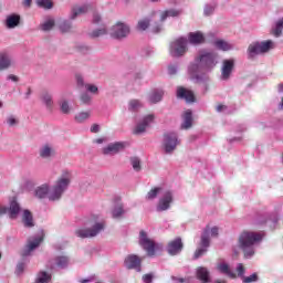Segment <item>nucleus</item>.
Listing matches in <instances>:
<instances>
[{
	"label": "nucleus",
	"mask_w": 283,
	"mask_h": 283,
	"mask_svg": "<svg viewBox=\"0 0 283 283\" xmlns=\"http://www.w3.org/2000/svg\"><path fill=\"white\" fill-rule=\"evenodd\" d=\"M129 25L123 22H117L111 29V36H113L114 39H125V36L129 35Z\"/></svg>",
	"instance_id": "nucleus-12"
},
{
	"label": "nucleus",
	"mask_w": 283,
	"mask_h": 283,
	"mask_svg": "<svg viewBox=\"0 0 283 283\" xmlns=\"http://www.w3.org/2000/svg\"><path fill=\"white\" fill-rule=\"evenodd\" d=\"M90 116H92V112L85 111L81 112L75 115L76 123H85V120H88Z\"/></svg>",
	"instance_id": "nucleus-36"
},
{
	"label": "nucleus",
	"mask_w": 283,
	"mask_h": 283,
	"mask_svg": "<svg viewBox=\"0 0 283 283\" xmlns=\"http://www.w3.org/2000/svg\"><path fill=\"white\" fill-rule=\"evenodd\" d=\"M273 48H275V43L271 40L253 42L248 48V56L249 59H255V56L260 54H266V52H269V50H273Z\"/></svg>",
	"instance_id": "nucleus-4"
},
{
	"label": "nucleus",
	"mask_w": 283,
	"mask_h": 283,
	"mask_svg": "<svg viewBox=\"0 0 283 283\" xmlns=\"http://www.w3.org/2000/svg\"><path fill=\"white\" fill-rule=\"evenodd\" d=\"M101 21V15L98 13L93 14V23H98Z\"/></svg>",
	"instance_id": "nucleus-56"
},
{
	"label": "nucleus",
	"mask_w": 283,
	"mask_h": 283,
	"mask_svg": "<svg viewBox=\"0 0 283 283\" xmlns=\"http://www.w3.org/2000/svg\"><path fill=\"white\" fill-rule=\"evenodd\" d=\"M25 182H27V187H28V185H30V187H34V181H32V180H27Z\"/></svg>",
	"instance_id": "nucleus-62"
},
{
	"label": "nucleus",
	"mask_w": 283,
	"mask_h": 283,
	"mask_svg": "<svg viewBox=\"0 0 283 283\" xmlns=\"http://www.w3.org/2000/svg\"><path fill=\"white\" fill-rule=\"evenodd\" d=\"M187 52V39L179 38L170 44L171 56H182Z\"/></svg>",
	"instance_id": "nucleus-10"
},
{
	"label": "nucleus",
	"mask_w": 283,
	"mask_h": 283,
	"mask_svg": "<svg viewBox=\"0 0 283 283\" xmlns=\"http://www.w3.org/2000/svg\"><path fill=\"white\" fill-rule=\"evenodd\" d=\"M8 81H13L14 83H17V81H19V77H17V75H8Z\"/></svg>",
	"instance_id": "nucleus-57"
},
{
	"label": "nucleus",
	"mask_w": 283,
	"mask_h": 283,
	"mask_svg": "<svg viewBox=\"0 0 283 283\" xmlns=\"http://www.w3.org/2000/svg\"><path fill=\"white\" fill-rule=\"evenodd\" d=\"M218 65V53L213 51H200L195 59V63L190 64L188 72L198 83H207L209 81V72Z\"/></svg>",
	"instance_id": "nucleus-1"
},
{
	"label": "nucleus",
	"mask_w": 283,
	"mask_h": 283,
	"mask_svg": "<svg viewBox=\"0 0 283 283\" xmlns=\"http://www.w3.org/2000/svg\"><path fill=\"white\" fill-rule=\"evenodd\" d=\"M237 271L239 273V277L244 279V265H242V263H239V265L237 266Z\"/></svg>",
	"instance_id": "nucleus-51"
},
{
	"label": "nucleus",
	"mask_w": 283,
	"mask_h": 283,
	"mask_svg": "<svg viewBox=\"0 0 283 283\" xmlns=\"http://www.w3.org/2000/svg\"><path fill=\"white\" fill-rule=\"evenodd\" d=\"M218 269H219L220 273L228 275V277H231L232 280L235 279V273H233V271H231V268H229V264L220 263L218 265Z\"/></svg>",
	"instance_id": "nucleus-34"
},
{
	"label": "nucleus",
	"mask_w": 283,
	"mask_h": 283,
	"mask_svg": "<svg viewBox=\"0 0 283 283\" xmlns=\"http://www.w3.org/2000/svg\"><path fill=\"white\" fill-rule=\"evenodd\" d=\"M177 97L184 98L187 103H193V101H196V96L193 95V92L185 87L177 88Z\"/></svg>",
	"instance_id": "nucleus-21"
},
{
	"label": "nucleus",
	"mask_w": 283,
	"mask_h": 283,
	"mask_svg": "<svg viewBox=\"0 0 283 283\" xmlns=\"http://www.w3.org/2000/svg\"><path fill=\"white\" fill-rule=\"evenodd\" d=\"M72 182V171L64 169L62 170L61 176L55 181L52 189H50L49 184H43L35 189L36 198L43 199L49 198L52 202H56L60 198L63 197V193L67 191L70 184Z\"/></svg>",
	"instance_id": "nucleus-2"
},
{
	"label": "nucleus",
	"mask_w": 283,
	"mask_h": 283,
	"mask_svg": "<svg viewBox=\"0 0 283 283\" xmlns=\"http://www.w3.org/2000/svg\"><path fill=\"white\" fill-rule=\"evenodd\" d=\"M233 60H224L221 69V78L222 81H229L231 73L233 72Z\"/></svg>",
	"instance_id": "nucleus-19"
},
{
	"label": "nucleus",
	"mask_w": 283,
	"mask_h": 283,
	"mask_svg": "<svg viewBox=\"0 0 283 283\" xmlns=\"http://www.w3.org/2000/svg\"><path fill=\"white\" fill-rule=\"evenodd\" d=\"M251 282H258V274H251L250 276L244 277L243 276V283H251Z\"/></svg>",
	"instance_id": "nucleus-48"
},
{
	"label": "nucleus",
	"mask_w": 283,
	"mask_h": 283,
	"mask_svg": "<svg viewBox=\"0 0 283 283\" xmlns=\"http://www.w3.org/2000/svg\"><path fill=\"white\" fill-rule=\"evenodd\" d=\"M103 34H107V29H105V27H103V28H101L98 30L93 31L91 36L97 38V36H103Z\"/></svg>",
	"instance_id": "nucleus-45"
},
{
	"label": "nucleus",
	"mask_w": 283,
	"mask_h": 283,
	"mask_svg": "<svg viewBox=\"0 0 283 283\" xmlns=\"http://www.w3.org/2000/svg\"><path fill=\"white\" fill-rule=\"evenodd\" d=\"M21 23V15L17 13H12L7 17L6 19V27L9 30H14V28H18V25Z\"/></svg>",
	"instance_id": "nucleus-23"
},
{
	"label": "nucleus",
	"mask_w": 283,
	"mask_h": 283,
	"mask_svg": "<svg viewBox=\"0 0 283 283\" xmlns=\"http://www.w3.org/2000/svg\"><path fill=\"white\" fill-rule=\"evenodd\" d=\"M279 92H283V84H279Z\"/></svg>",
	"instance_id": "nucleus-63"
},
{
	"label": "nucleus",
	"mask_w": 283,
	"mask_h": 283,
	"mask_svg": "<svg viewBox=\"0 0 283 283\" xmlns=\"http://www.w3.org/2000/svg\"><path fill=\"white\" fill-rule=\"evenodd\" d=\"M40 158H52V156H56V147L51 143L43 144L39 149Z\"/></svg>",
	"instance_id": "nucleus-16"
},
{
	"label": "nucleus",
	"mask_w": 283,
	"mask_h": 283,
	"mask_svg": "<svg viewBox=\"0 0 283 283\" xmlns=\"http://www.w3.org/2000/svg\"><path fill=\"white\" fill-rule=\"evenodd\" d=\"M178 72V66L177 65H169L168 66V74L174 75Z\"/></svg>",
	"instance_id": "nucleus-53"
},
{
	"label": "nucleus",
	"mask_w": 283,
	"mask_h": 283,
	"mask_svg": "<svg viewBox=\"0 0 283 283\" xmlns=\"http://www.w3.org/2000/svg\"><path fill=\"white\" fill-rule=\"evenodd\" d=\"M23 271H25V263H19L15 269L17 275H22Z\"/></svg>",
	"instance_id": "nucleus-49"
},
{
	"label": "nucleus",
	"mask_w": 283,
	"mask_h": 283,
	"mask_svg": "<svg viewBox=\"0 0 283 283\" xmlns=\"http://www.w3.org/2000/svg\"><path fill=\"white\" fill-rule=\"evenodd\" d=\"M9 213L11 219L17 218L21 213V207L17 201H11L10 208L0 205V216Z\"/></svg>",
	"instance_id": "nucleus-13"
},
{
	"label": "nucleus",
	"mask_w": 283,
	"mask_h": 283,
	"mask_svg": "<svg viewBox=\"0 0 283 283\" xmlns=\"http://www.w3.org/2000/svg\"><path fill=\"white\" fill-rule=\"evenodd\" d=\"M161 28L160 25L154 27L153 32H160Z\"/></svg>",
	"instance_id": "nucleus-61"
},
{
	"label": "nucleus",
	"mask_w": 283,
	"mask_h": 283,
	"mask_svg": "<svg viewBox=\"0 0 283 283\" xmlns=\"http://www.w3.org/2000/svg\"><path fill=\"white\" fill-rule=\"evenodd\" d=\"M23 6L30 8V6H32V0H23Z\"/></svg>",
	"instance_id": "nucleus-59"
},
{
	"label": "nucleus",
	"mask_w": 283,
	"mask_h": 283,
	"mask_svg": "<svg viewBox=\"0 0 283 283\" xmlns=\"http://www.w3.org/2000/svg\"><path fill=\"white\" fill-rule=\"evenodd\" d=\"M179 283H193L191 279H178Z\"/></svg>",
	"instance_id": "nucleus-58"
},
{
	"label": "nucleus",
	"mask_w": 283,
	"mask_h": 283,
	"mask_svg": "<svg viewBox=\"0 0 283 283\" xmlns=\"http://www.w3.org/2000/svg\"><path fill=\"white\" fill-rule=\"evenodd\" d=\"M41 30L43 32H50L54 28V20L53 18H48L41 25Z\"/></svg>",
	"instance_id": "nucleus-37"
},
{
	"label": "nucleus",
	"mask_w": 283,
	"mask_h": 283,
	"mask_svg": "<svg viewBox=\"0 0 283 283\" xmlns=\"http://www.w3.org/2000/svg\"><path fill=\"white\" fill-rule=\"evenodd\" d=\"M14 63V59L12 55L6 51L0 52V72H3L4 70H9V67H12Z\"/></svg>",
	"instance_id": "nucleus-17"
},
{
	"label": "nucleus",
	"mask_w": 283,
	"mask_h": 283,
	"mask_svg": "<svg viewBox=\"0 0 283 283\" xmlns=\"http://www.w3.org/2000/svg\"><path fill=\"white\" fill-rule=\"evenodd\" d=\"M184 123L181 124V129H189L193 125V116L191 111H186L182 115Z\"/></svg>",
	"instance_id": "nucleus-28"
},
{
	"label": "nucleus",
	"mask_w": 283,
	"mask_h": 283,
	"mask_svg": "<svg viewBox=\"0 0 283 283\" xmlns=\"http://www.w3.org/2000/svg\"><path fill=\"white\" fill-rule=\"evenodd\" d=\"M163 96H165V92L160 88H156L149 94L148 101L151 104L160 103V101H163Z\"/></svg>",
	"instance_id": "nucleus-27"
},
{
	"label": "nucleus",
	"mask_w": 283,
	"mask_h": 283,
	"mask_svg": "<svg viewBox=\"0 0 283 283\" xmlns=\"http://www.w3.org/2000/svg\"><path fill=\"white\" fill-rule=\"evenodd\" d=\"M213 10H216V6L208 4L205 7L203 14L210 17V14H213Z\"/></svg>",
	"instance_id": "nucleus-47"
},
{
	"label": "nucleus",
	"mask_w": 283,
	"mask_h": 283,
	"mask_svg": "<svg viewBox=\"0 0 283 283\" xmlns=\"http://www.w3.org/2000/svg\"><path fill=\"white\" fill-rule=\"evenodd\" d=\"M143 280L145 283H151V280H154V276L151 274H145L143 276Z\"/></svg>",
	"instance_id": "nucleus-54"
},
{
	"label": "nucleus",
	"mask_w": 283,
	"mask_h": 283,
	"mask_svg": "<svg viewBox=\"0 0 283 283\" xmlns=\"http://www.w3.org/2000/svg\"><path fill=\"white\" fill-rule=\"evenodd\" d=\"M169 255H178L182 251V239L177 238L170 241L167 245Z\"/></svg>",
	"instance_id": "nucleus-18"
},
{
	"label": "nucleus",
	"mask_w": 283,
	"mask_h": 283,
	"mask_svg": "<svg viewBox=\"0 0 283 283\" xmlns=\"http://www.w3.org/2000/svg\"><path fill=\"white\" fill-rule=\"evenodd\" d=\"M87 10H90L88 4H82V6L74 7L71 12V19H76V17H80V14H85V12H87Z\"/></svg>",
	"instance_id": "nucleus-29"
},
{
	"label": "nucleus",
	"mask_w": 283,
	"mask_h": 283,
	"mask_svg": "<svg viewBox=\"0 0 283 283\" xmlns=\"http://www.w3.org/2000/svg\"><path fill=\"white\" fill-rule=\"evenodd\" d=\"M123 213H125V210L123 209V203H118L117 206H115V208L113 209V218H120Z\"/></svg>",
	"instance_id": "nucleus-41"
},
{
	"label": "nucleus",
	"mask_w": 283,
	"mask_h": 283,
	"mask_svg": "<svg viewBox=\"0 0 283 283\" xmlns=\"http://www.w3.org/2000/svg\"><path fill=\"white\" fill-rule=\"evenodd\" d=\"M130 165H132L134 171H140V158L132 157Z\"/></svg>",
	"instance_id": "nucleus-42"
},
{
	"label": "nucleus",
	"mask_w": 283,
	"mask_h": 283,
	"mask_svg": "<svg viewBox=\"0 0 283 283\" xmlns=\"http://www.w3.org/2000/svg\"><path fill=\"white\" fill-rule=\"evenodd\" d=\"M140 107H143V103H140V101H138V99H132L128 103L129 112H138V109H140Z\"/></svg>",
	"instance_id": "nucleus-38"
},
{
	"label": "nucleus",
	"mask_w": 283,
	"mask_h": 283,
	"mask_svg": "<svg viewBox=\"0 0 283 283\" xmlns=\"http://www.w3.org/2000/svg\"><path fill=\"white\" fill-rule=\"evenodd\" d=\"M125 149L124 142H117L109 144L107 147L103 148L104 156H116V154L123 151Z\"/></svg>",
	"instance_id": "nucleus-15"
},
{
	"label": "nucleus",
	"mask_w": 283,
	"mask_h": 283,
	"mask_svg": "<svg viewBox=\"0 0 283 283\" xmlns=\"http://www.w3.org/2000/svg\"><path fill=\"white\" fill-rule=\"evenodd\" d=\"M180 145V140H178V135L176 133H168L164 136V140L161 144V149L164 154L171 155L176 151V147Z\"/></svg>",
	"instance_id": "nucleus-6"
},
{
	"label": "nucleus",
	"mask_w": 283,
	"mask_h": 283,
	"mask_svg": "<svg viewBox=\"0 0 283 283\" xmlns=\"http://www.w3.org/2000/svg\"><path fill=\"white\" fill-rule=\"evenodd\" d=\"M174 202V193L170 190H164L157 203V211H167Z\"/></svg>",
	"instance_id": "nucleus-11"
},
{
	"label": "nucleus",
	"mask_w": 283,
	"mask_h": 283,
	"mask_svg": "<svg viewBox=\"0 0 283 283\" xmlns=\"http://www.w3.org/2000/svg\"><path fill=\"white\" fill-rule=\"evenodd\" d=\"M164 191L165 189H163L161 187H155L150 191H148V193L146 195V200H156L158 196H163Z\"/></svg>",
	"instance_id": "nucleus-33"
},
{
	"label": "nucleus",
	"mask_w": 283,
	"mask_h": 283,
	"mask_svg": "<svg viewBox=\"0 0 283 283\" xmlns=\"http://www.w3.org/2000/svg\"><path fill=\"white\" fill-rule=\"evenodd\" d=\"M36 4L39 8H43L44 10H51L53 8L54 3H52V0H36Z\"/></svg>",
	"instance_id": "nucleus-39"
},
{
	"label": "nucleus",
	"mask_w": 283,
	"mask_h": 283,
	"mask_svg": "<svg viewBox=\"0 0 283 283\" xmlns=\"http://www.w3.org/2000/svg\"><path fill=\"white\" fill-rule=\"evenodd\" d=\"M60 108L63 114H70V104L67 103V101L62 99L60 102Z\"/></svg>",
	"instance_id": "nucleus-43"
},
{
	"label": "nucleus",
	"mask_w": 283,
	"mask_h": 283,
	"mask_svg": "<svg viewBox=\"0 0 283 283\" xmlns=\"http://www.w3.org/2000/svg\"><path fill=\"white\" fill-rule=\"evenodd\" d=\"M214 48L217 50H222V52H229V50H233V44H231L224 40H216Z\"/></svg>",
	"instance_id": "nucleus-30"
},
{
	"label": "nucleus",
	"mask_w": 283,
	"mask_h": 283,
	"mask_svg": "<svg viewBox=\"0 0 283 283\" xmlns=\"http://www.w3.org/2000/svg\"><path fill=\"white\" fill-rule=\"evenodd\" d=\"M178 14H180V11L177 10H167L163 13H155V19H160V22L163 23V21H165V19H167V17H178Z\"/></svg>",
	"instance_id": "nucleus-31"
},
{
	"label": "nucleus",
	"mask_w": 283,
	"mask_h": 283,
	"mask_svg": "<svg viewBox=\"0 0 283 283\" xmlns=\"http://www.w3.org/2000/svg\"><path fill=\"white\" fill-rule=\"evenodd\" d=\"M81 101H82V103H90V101H92V96H90V94H87V93H84L81 96Z\"/></svg>",
	"instance_id": "nucleus-52"
},
{
	"label": "nucleus",
	"mask_w": 283,
	"mask_h": 283,
	"mask_svg": "<svg viewBox=\"0 0 283 283\" xmlns=\"http://www.w3.org/2000/svg\"><path fill=\"white\" fill-rule=\"evenodd\" d=\"M138 30H146L149 28V20L148 19H144L142 21L138 22L137 25Z\"/></svg>",
	"instance_id": "nucleus-46"
},
{
	"label": "nucleus",
	"mask_w": 283,
	"mask_h": 283,
	"mask_svg": "<svg viewBox=\"0 0 283 283\" xmlns=\"http://www.w3.org/2000/svg\"><path fill=\"white\" fill-rule=\"evenodd\" d=\"M81 283H90V280H82Z\"/></svg>",
	"instance_id": "nucleus-64"
},
{
	"label": "nucleus",
	"mask_w": 283,
	"mask_h": 283,
	"mask_svg": "<svg viewBox=\"0 0 283 283\" xmlns=\"http://www.w3.org/2000/svg\"><path fill=\"white\" fill-rule=\"evenodd\" d=\"M154 114H149L145 116L136 126L134 129V134H145L147 132V128L150 127L151 123H154Z\"/></svg>",
	"instance_id": "nucleus-14"
},
{
	"label": "nucleus",
	"mask_w": 283,
	"mask_h": 283,
	"mask_svg": "<svg viewBox=\"0 0 283 283\" xmlns=\"http://www.w3.org/2000/svg\"><path fill=\"white\" fill-rule=\"evenodd\" d=\"M101 130V126H98V124H95L91 127V132L93 134H98V132Z\"/></svg>",
	"instance_id": "nucleus-55"
},
{
	"label": "nucleus",
	"mask_w": 283,
	"mask_h": 283,
	"mask_svg": "<svg viewBox=\"0 0 283 283\" xmlns=\"http://www.w3.org/2000/svg\"><path fill=\"white\" fill-rule=\"evenodd\" d=\"M67 264H70L67 256H57L54 259L51 269H66Z\"/></svg>",
	"instance_id": "nucleus-26"
},
{
	"label": "nucleus",
	"mask_w": 283,
	"mask_h": 283,
	"mask_svg": "<svg viewBox=\"0 0 283 283\" xmlns=\"http://www.w3.org/2000/svg\"><path fill=\"white\" fill-rule=\"evenodd\" d=\"M263 234L259 232L244 231L239 237V244L245 258H252L255 253V244L262 242Z\"/></svg>",
	"instance_id": "nucleus-3"
},
{
	"label": "nucleus",
	"mask_w": 283,
	"mask_h": 283,
	"mask_svg": "<svg viewBox=\"0 0 283 283\" xmlns=\"http://www.w3.org/2000/svg\"><path fill=\"white\" fill-rule=\"evenodd\" d=\"M188 41L192 45H200V43H205V35L200 31L191 32L188 35Z\"/></svg>",
	"instance_id": "nucleus-25"
},
{
	"label": "nucleus",
	"mask_w": 283,
	"mask_h": 283,
	"mask_svg": "<svg viewBox=\"0 0 283 283\" xmlns=\"http://www.w3.org/2000/svg\"><path fill=\"white\" fill-rule=\"evenodd\" d=\"M282 30H283V19L279 20L276 23H275V27L272 28V33L275 35V36H280L282 34Z\"/></svg>",
	"instance_id": "nucleus-40"
},
{
	"label": "nucleus",
	"mask_w": 283,
	"mask_h": 283,
	"mask_svg": "<svg viewBox=\"0 0 283 283\" xmlns=\"http://www.w3.org/2000/svg\"><path fill=\"white\" fill-rule=\"evenodd\" d=\"M42 242H43V234H38L29 238L27 245L21 252L22 258H28V255H31L32 251H34V249H38V247H40Z\"/></svg>",
	"instance_id": "nucleus-8"
},
{
	"label": "nucleus",
	"mask_w": 283,
	"mask_h": 283,
	"mask_svg": "<svg viewBox=\"0 0 283 283\" xmlns=\"http://www.w3.org/2000/svg\"><path fill=\"white\" fill-rule=\"evenodd\" d=\"M40 98L42 103H44L46 109H50V112H52L54 107V99H52V93L44 91L41 93Z\"/></svg>",
	"instance_id": "nucleus-24"
},
{
	"label": "nucleus",
	"mask_w": 283,
	"mask_h": 283,
	"mask_svg": "<svg viewBox=\"0 0 283 283\" xmlns=\"http://www.w3.org/2000/svg\"><path fill=\"white\" fill-rule=\"evenodd\" d=\"M224 109H227V106H224V105L217 106V112H224Z\"/></svg>",
	"instance_id": "nucleus-60"
},
{
	"label": "nucleus",
	"mask_w": 283,
	"mask_h": 283,
	"mask_svg": "<svg viewBox=\"0 0 283 283\" xmlns=\"http://www.w3.org/2000/svg\"><path fill=\"white\" fill-rule=\"evenodd\" d=\"M209 233L212 238H218V227H213L211 229L206 228L205 232L201 235V248L197 249L195 252V260H198V258H202L207 249H209Z\"/></svg>",
	"instance_id": "nucleus-5"
},
{
	"label": "nucleus",
	"mask_w": 283,
	"mask_h": 283,
	"mask_svg": "<svg viewBox=\"0 0 283 283\" xmlns=\"http://www.w3.org/2000/svg\"><path fill=\"white\" fill-rule=\"evenodd\" d=\"M7 124L9 125V127H14V125H17V118H14V116H9L7 117Z\"/></svg>",
	"instance_id": "nucleus-50"
},
{
	"label": "nucleus",
	"mask_w": 283,
	"mask_h": 283,
	"mask_svg": "<svg viewBox=\"0 0 283 283\" xmlns=\"http://www.w3.org/2000/svg\"><path fill=\"white\" fill-rule=\"evenodd\" d=\"M125 266L127 269H135L136 271H140V259L137 255H128L125 260Z\"/></svg>",
	"instance_id": "nucleus-22"
},
{
	"label": "nucleus",
	"mask_w": 283,
	"mask_h": 283,
	"mask_svg": "<svg viewBox=\"0 0 283 283\" xmlns=\"http://www.w3.org/2000/svg\"><path fill=\"white\" fill-rule=\"evenodd\" d=\"M22 222L24 227H34V220L32 218V212H30V210H23Z\"/></svg>",
	"instance_id": "nucleus-32"
},
{
	"label": "nucleus",
	"mask_w": 283,
	"mask_h": 283,
	"mask_svg": "<svg viewBox=\"0 0 283 283\" xmlns=\"http://www.w3.org/2000/svg\"><path fill=\"white\" fill-rule=\"evenodd\" d=\"M197 277L203 283L209 282V270L207 268L197 269Z\"/></svg>",
	"instance_id": "nucleus-35"
},
{
	"label": "nucleus",
	"mask_w": 283,
	"mask_h": 283,
	"mask_svg": "<svg viewBox=\"0 0 283 283\" xmlns=\"http://www.w3.org/2000/svg\"><path fill=\"white\" fill-rule=\"evenodd\" d=\"M139 244L140 247H143L144 251H147L148 255H155L156 253V242H154V240L149 239V237H147V232L146 231H140L139 232Z\"/></svg>",
	"instance_id": "nucleus-9"
},
{
	"label": "nucleus",
	"mask_w": 283,
	"mask_h": 283,
	"mask_svg": "<svg viewBox=\"0 0 283 283\" xmlns=\"http://www.w3.org/2000/svg\"><path fill=\"white\" fill-rule=\"evenodd\" d=\"M60 30L61 32H70V30H72V23H70V21H63L60 24Z\"/></svg>",
	"instance_id": "nucleus-44"
},
{
	"label": "nucleus",
	"mask_w": 283,
	"mask_h": 283,
	"mask_svg": "<svg viewBox=\"0 0 283 283\" xmlns=\"http://www.w3.org/2000/svg\"><path fill=\"white\" fill-rule=\"evenodd\" d=\"M76 83H77L78 87H83V85H84L86 92H88L90 94H94L95 96L98 95V86L96 84H92V83L85 84L82 75H76Z\"/></svg>",
	"instance_id": "nucleus-20"
},
{
	"label": "nucleus",
	"mask_w": 283,
	"mask_h": 283,
	"mask_svg": "<svg viewBox=\"0 0 283 283\" xmlns=\"http://www.w3.org/2000/svg\"><path fill=\"white\" fill-rule=\"evenodd\" d=\"M105 229L104 222H97L90 229H78L75 231L77 238H96V234L101 233Z\"/></svg>",
	"instance_id": "nucleus-7"
}]
</instances>
